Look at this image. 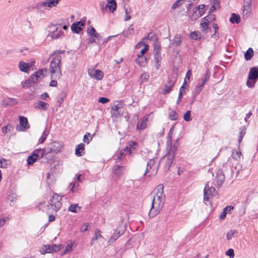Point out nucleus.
I'll list each match as a JSON object with an SVG mask.
<instances>
[{"label":"nucleus","instance_id":"obj_24","mask_svg":"<svg viewBox=\"0 0 258 258\" xmlns=\"http://www.w3.org/2000/svg\"><path fill=\"white\" fill-rule=\"evenodd\" d=\"M230 22L232 24H239L240 22V16L238 14L232 13L230 18Z\"/></svg>","mask_w":258,"mask_h":258},{"label":"nucleus","instance_id":"obj_61","mask_svg":"<svg viewBox=\"0 0 258 258\" xmlns=\"http://www.w3.org/2000/svg\"><path fill=\"white\" fill-rule=\"evenodd\" d=\"M256 81L248 80L246 82L247 86L249 88H252L254 87Z\"/></svg>","mask_w":258,"mask_h":258},{"label":"nucleus","instance_id":"obj_11","mask_svg":"<svg viewBox=\"0 0 258 258\" xmlns=\"http://www.w3.org/2000/svg\"><path fill=\"white\" fill-rule=\"evenodd\" d=\"M34 63L35 61H32L31 63H26L24 61H21L19 62V68L22 72L28 73L30 70V68L33 66Z\"/></svg>","mask_w":258,"mask_h":258},{"label":"nucleus","instance_id":"obj_32","mask_svg":"<svg viewBox=\"0 0 258 258\" xmlns=\"http://www.w3.org/2000/svg\"><path fill=\"white\" fill-rule=\"evenodd\" d=\"M238 234V232L235 230H231L229 232H227L226 235L227 239L229 240L232 239L233 237L236 236Z\"/></svg>","mask_w":258,"mask_h":258},{"label":"nucleus","instance_id":"obj_20","mask_svg":"<svg viewBox=\"0 0 258 258\" xmlns=\"http://www.w3.org/2000/svg\"><path fill=\"white\" fill-rule=\"evenodd\" d=\"M108 3L106 5V8L109 9L111 12H113L116 9V3L115 0H107Z\"/></svg>","mask_w":258,"mask_h":258},{"label":"nucleus","instance_id":"obj_27","mask_svg":"<svg viewBox=\"0 0 258 258\" xmlns=\"http://www.w3.org/2000/svg\"><path fill=\"white\" fill-rule=\"evenodd\" d=\"M170 146V149L167 153H173V156L175 157V155H176V151L179 146V143L178 142V140H176L175 141V143L174 144L173 146H172L171 145Z\"/></svg>","mask_w":258,"mask_h":258},{"label":"nucleus","instance_id":"obj_49","mask_svg":"<svg viewBox=\"0 0 258 258\" xmlns=\"http://www.w3.org/2000/svg\"><path fill=\"white\" fill-rule=\"evenodd\" d=\"M199 13L197 9H195V8L193 9V13L191 15V19L192 20H196L199 18L201 17V16H199Z\"/></svg>","mask_w":258,"mask_h":258},{"label":"nucleus","instance_id":"obj_54","mask_svg":"<svg viewBox=\"0 0 258 258\" xmlns=\"http://www.w3.org/2000/svg\"><path fill=\"white\" fill-rule=\"evenodd\" d=\"M87 33L90 36H94L97 33L95 28L92 26H91L90 29L87 30Z\"/></svg>","mask_w":258,"mask_h":258},{"label":"nucleus","instance_id":"obj_53","mask_svg":"<svg viewBox=\"0 0 258 258\" xmlns=\"http://www.w3.org/2000/svg\"><path fill=\"white\" fill-rule=\"evenodd\" d=\"M50 247H49V245H44L43 247L42 248L41 250V252L42 254H45L46 253H50Z\"/></svg>","mask_w":258,"mask_h":258},{"label":"nucleus","instance_id":"obj_5","mask_svg":"<svg viewBox=\"0 0 258 258\" xmlns=\"http://www.w3.org/2000/svg\"><path fill=\"white\" fill-rule=\"evenodd\" d=\"M174 157L173 153H167L160 159L159 165L163 164L164 170L167 171L171 167Z\"/></svg>","mask_w":258,"mask_h":258},{"label":"nucleus","instance_id":"obj_29","mask_svg":"<svg viewBox=\"0 0 258 258\" xmlns=\"http://www.w3.org/2000/svg\"><path fill=\"white\" fill-rule=\"evenodd\" d=\"M253 54V51L251 48H249L244 53V58L246 60H250Z\"/></svg>","mask_w":258,"mask_h":258},{"label":"nucleus","instance_id":"obj_59","mask_svg":"<svg viewBox=\"0 0 258 258\" xmlns=\"http://www.w3.org/2000/svg\"><path fill=\"white\" fill-rule=\"evenodd\" d=\"M38 79V77L34 73L30 76L29 80L31 83H34L37 82Z\"/></svg>","mask_w":258,"mask_h":258},{"label":"nucleus","instance_id":"obj_12","mask_svg":"<svg viewBox=\"0 0 258 258\" xmlns=\"http://www.w3.org/2000/svg\"><path fill=\"white\" fill-rule=\"evenodd\" d=\"M175 81H173L171 79H168L167 81V83L165 84L164 86V88L162 90V93L164 95H166L170 92V91L172 90V88L174 85Z\"/></svg>","mask_w":258,"mask_h":258},{"label":"nucleus","instance_id":"obj_7","mask_svg":"<svg viewBox=\"0 0 258 258\" xmlns=\"http://www.w3.org/2000/svg\"><path fill=\"white\" fill-rule=\"evenodd\" d=\"M123 113V109L121 106V104L119 103L117 104H114L111 108V113L112 116L117 117L118 116H121Z\"/></svg>","mask_w":258,"mask_h":258},{"label":"nucleus","instance_id":"obj_58","mask_svg":"<svg viewBox=\"0 0 258 258\" xmlns=\"http://www.w3.org/2000/svg\"><path fill=\"white\" fill-rule=\"evenodd\" d=\"M149 49V45L147 44H145L144 45V48H143L140 52V53L138 54H140V56H143L144 54L148 51Z\"/></svg>","mask_w":258,"mask_h":258},{"label":"nucleus","instance_id":"obj_2","mask_svg":"<svg viewBox=\"0 0 258 258\" xmlns=\"http://www.w3.org/2000/svg\"><path fill=\"white\" fill-rule=\"evenodd\" d=\"M64 50H57L53 52L51 56H53L50 63V72L51 78L59 79L62 76L61 71V59L60 54L64 53Z\"/></svg>","mask_w":258,"mask_h":258},{"label":"nucleus","instance_id":"obj_3","mask_svg":"<svg viewBox=\"0 0 258 258\" xmlns=\"http://www.w3.org/2000/svg\"><path fill=\"white\" fill-rule=\"evenodd\" d=\"M61 197L56 194H54L48 201L47 210L49 213H56L62 206Z\"/></svg>","mask_w":258,"mask_h":258},{"label":"nucleus","instance_id":"obj_44","mask_svg":"<svg viewBox=\"0 0 258 258\" xmlns=\"http://www.w3.org/2000/svg\"><path fill=\"white\" fill-rule=\"evenodd\" d=\"M211 76L210 72L209 70H207L205 75L204 78L202 79L203 83L204 84H205L209 80Z\"/></svg>","mask_w":258,"mask_h":258},{"label":"nucleus","instance_id":"obj_15","mask_svg":"<svg viewBox=\"0 0 258 258\" xmlns=\"http://www.w3.org/2000/svg\"><path fill=\"white\" fill-rule=\"evenodd\" d=\"M85 154V145L81 143L76 147L75 155L78 157H81Z\"/></svg>","mask_w":258,"mask_h":258},{"label":"nucleus","instance_id":"obj_13","mask_svg":"<svg viewBox=\"0 0 258 258\" xmlns=\"http://www.w3.org/2000/svg\"><path fill=\"white\" fill-rule=\"evenodd\" d=\"M84 26L85 23L82 21L75 22L71 26V30L74 33L78 34Z\"/></svg>","mask_w":258,"mask_h":258},{"label":"nucleus","instance_id":"obj_14","mask_svg":"<svg viewBox=\"0 0 258 258\" xmlns=\"http://www.w3.org/2000/svg\"><path fill=\"white\" fill-rule=\"evenodd\" d=\"M248 78L249 80L257 81L258 79V68L256 67L250 68Z\"/></svg>","mask_w":258,"mask_h":258},{"label":"nucleus","instance_id":"obj_31","mask_svg":"<svg viewBox=\"0 0 258 258\" xmlns=\"http://www.w3.org/2000/svg\"><path fill=\"white\" fill-rule=\"evenodd\" d=\"M178 117V114L174 110H171L169 113V118L171 120H175Z\"/></svg>","mask_w":258,"mask_h":258},{"label":"nucleus","instance_id":"obj_57","mask_svg":"<svg viewBox=\"0 0 258 258\" xmlns=\"http://www.w3.org/2000/svg\"><path fill=\"white\" fill-rule=\"evenodd\" d=\"M206 17H207V20L209 23L212 22L214 21L216 19V16L215 15L213 14H209Z\"/></svg>","mask_w":258,"mask_h":258},{"label":"nucleus","instance_id":"obj_40","mask_svg":"<svg viewBox=\"0 0 258 258\" xmlns=\"http://www.w3.org/2000/svg\"><path fill=\"white\" fill-rule=\"evenodd\" d=\"M117 231H118V229H116L113 235L109 238L108 241L109 244H111L114 243L117 239L119 237V235H117L116 234Z\"/></svg>","mask_w":258,"mask_h":258},{"label":"nucleus","instance_id":"obj_22","mask_svg":"<svg viewBox=\"0 0 258 258\" xmlns=\"http://www.w3.org/2000/svg\"><path fill=\"white\" fill-rule=\"evenodd\" d=\"M147 120V118H141L138 121L137 128L138 130H142L146 128V121Z\"/></svg>","mask_w":258,"mask_h":258},{"label":"nucleus","instance_id":"obj_17","mask_svg":"<svg viewBox=\"0 0 258 258\" xmlns=\"http://www.w3.org/2000/svg\"><path fill=\"white\" fill-rule=\"evenodd\" d=\"M39 154L36 153V152L33 151L32 155L29 156L27 160V164L28 165H32L37 160L39 157Z\"/></svg>","mask_w":258,"mask_h":258},{"label":"nucleus","instance_id":"obj_4","mask_svg":"<svg viewBox=\"0 0 258 258\" xmlns=\"http://www.w3.org/2000/svg\"><path fill=\"white\" fill-rule=\"evenodd\" d=\"M49 34L52 39H57L60 38L63 35V32L61 31V25H51L49 26Z\"/></svg>","mask_w":258,"mask_h":258},{"label":"nucleus","instance_id":"obj_51","mask_svg":"<svg viewBox=\"0 0 258 258\" xmlns=\"http://www.w3.org/2000/svg\"><path fill=\"white\" fill-rule=\"evenodd\" d=\"M205 84L202 83V84L196 86L195 88V92L197 94H200L201 91L203 90Z\"/></svg>","mask_w":258,"mask_h":258},{"label":"nucleus","instance_id":"obj_1","mask_svg":"<svg viewBox=\"0 0 258 258\" xmlns=\"http://www.w3.org/2000/svg\"><path fill=\"white\" fill-rule=\"evenodd\" d=\"M163 184H159L152 192V205L149 212V216L153 218L156 216L163 207L165 203V195Z\"/></svg>","mask_w":258,"mask_h":258},{"label":"nucleus","instance_id":"obj_47","mask_svg":"<svg viewBox=\"0 0 258 258\" xmlns=\"http://www.w3.org/2000/svg\"><path fill=\"white\" fill-rule=\"evenodd\" d=\"M4 102L5 103L6 105H12L16 104L17 102L15 99L8 98L4 101Z\"/></svg>","mask_w":258,"mask_h":258},{"label":"nucleus","instance_id":"obj_39","mask_svg":"<svg viewBox=\"0 0 258 258\" xmlns=\"http://www.w3.org/2000/svg\"><path fill=\"white\" fill-rule=\"evenodd\" d=\"M132 26L133 25H131L127 29L123 32V36L125 37H128L134 32V29Z\"/></svg>","mask_w":258,"mask_h":258},{"label":"nucleus","instance_id":"obj_30","mask_svg":"<svg viewBox=\"0 0 258 258\" xmlns=\"http://www.w3.org/2000/svg\"><path fill=\"white\" fill-rule=\"evenodd\" d=\"M49 247H50L49 249H50V252H57V251H59L62 246L60 244H58V245L52 244V245H49Z\"/></svg>","mask_w":258,"mask_h":258},{"label":"nucleus","instance_id":"obj_64","mask_svg":"<svg viewBox=\"0 0 258 258\" xmlns=\"http://www.w3.org/2000/svg\"><path fill=\"white\" fill-rule=\"evenodd\" d=\"M21 84L22 85V87L23 88H28L31 86V83L30 82V80L28 79L25 82H22Z\"/></svg>","mask_w":258,"mask_h":258},{"label":"nucleus","instance_id":"obj_43","mask_svg":"<svg viewBox=\"0 0 258 258\" xmlns=\"http://www.w3.org/2000/svg\"><path fill=\"white\" fill-rule=\"evenodd\" d=\"M190 37L194 40H199L201 38V33H198L196 31L192 32L190 34Z\"/></svg>","mask_w":258,"mask_h":258},{"label":"nucleus","instance_id":"obj_6","mask_svg":"<svg viewBox=\"0 0 258 258\" xmlns=\"http://www.w3.org/2000/svg\"><path fill=\"white\" fill-rule=\"evenodd\" d=\"M62 148V145L58 142L50 143L46 148V151L49 154H57L59 152Z\"/></svg>","mask_w":258,"mask_h":258},{"label":"nucleus","instance_id":"obj_8","mask_svg":"<svg viewBox=\"0 0 258 258\" xmlns=\"http://www.w3.org/2000/svg\"><path fill=\"white\" fill-rule=\"evenodd\" d=\"M58 3L59 0H46L44 2L38 3L37 5V7L38 9H40L45 7L51 8L52 7H56Z\"/></svg>","mask_w":258,"mask_h":258},{"label":"nucleus","instance_id":"obj_45","mask_svg":"<svg viewBox=\"0 0 258 258\" xmlns=\"http://www.w3.org/2000/svg\"><path fill=\"white\" fill-rule=\"evenodd\" d=\"M101 237V233H100V231L99 230H95V235L92 238V240H91V245H93V242L94 241H95V240H98V239L100 237Z\"/></svg>","mask_w":258,"mask_h":258},{"label":"nucleus","instance_id":"obj_21","mask_svg":"<svg viewBox=\"0 0 258 258\" xmlns=\"http://www.w3.org/2000/svg\"><path fill=\"white\" fill-rule=\"evenodd\" d=\"M172 43H170L171 45H172L174 47H178L179 46L182 41L181 36L180 34H176L172 40Z\"/></svg>","mask_w":258,"mask_h":258},{"label":"nucleus","instance_id":"obj_18","mask_svg":"<svg viewBox=\"0 0 258 258\" xmlns=\"http://www.w3.org/2000/svg\"><path fill=\"white\" fill-rule=\"evenodd\" d=\"M138 58L136 59V62L139 64L141 67H145L147 63V59L145 56H140L138 54Z\"/></svg>","mask_w":258,"mask_h":258},{"label":"nucleus","instance_id":"obj_36","mask_svg":"<svg viewBox=\"0 0 258 258\" xmlns=\"http://www.w3.org/2000/svg\"><path fill=\"white\" fill-rule=\"evenodd\" d=\"M155 163L154 160L152 159L149 160V161L147 162V168L146 171L144 173V175H146L147 173L149 172L150 169L152 168V167L154 165Z\"/></svg>","mask_w":258,"mask_h":258},{"label":"nucleus","instance_id":"obj_63","mask_svg":"<svg viewBox=\"0 0 258 258\" xmlns=\"http://www.w3.org/2000/svg\"><path fill=\"white\" fill-rule=\"evenodd\" d=\"M90 136V134L89 133H86L84 136L83 138V142L85 143L88 144L90 142V140L88 138V137Z\"/></svg>","mask_w":258,"mask_h":258},{"label":"nucleus","instance_id":"obj_62","mask_svg":"<svg viewBox=\"0 0 258 258\" xmlns=\"http://www.w3.org/2000/svg\"><path fill=\"white\" fill-rule=\"evenodd\" d=\"M11 125H8L3 126L2 128V131L4 134H7L8 132H10V127H11Z\"/></svg>","mask_w":258,"mask_h":258},{"label":"nucleus","instance_id":"obj_52","mask_svg":"<svg viewBox=\"0 0 258 258\" xmlns=\"http://www.w3.org/2000/svg\"><path fill=\"white\" fill-rule=\"evenodd\" d=\"M8 161L4 158L0 159V167L6 168L7 167Z\"/></svg>","mask_w":258,"mask_h":258},{"label":"nucleus","instance_id":"obj_34","mask_svg":"<svg viewBox=\"0 0 258 258\" xmlns=\"http://www.w3.org/2000/svg\"><path fill=\"white\" fill-rule=\"evenodd\" d=\"M94 77L97 80H101L103 77V73L101 70H96L95 71Z\"/></svg>","mask_w":258,"mask_h":258},{"label":"nucleus","instance_id":"obj_48","mask_svg":"<svg viewBox=\"0 0 258 258\" xmlns=\"http://www.w3.org/2000/svg\"><path fill=\"white\" fill-rule=\"evenodd\" d=\"M191 111L187 110L183 115V119L185 121L188 122L191 120Z\"/></svg>","mask_w":258,"mask_h":258},{"label":"nucleus","instance_id":"obj_37","mask_svg":"<svg viewBox=\"0 0 258 258\" xmlns=\"http://www.w3.org/2000/svg\"><path fill=\"white\" fill-rule=\"evenodd\" d=\"M122 166L115 165L113 167V170L114 173L116 175L119 176V175L122 174Z\"/></svg>","mask_w":258,"mask_h":258},{"label":"nucleus","instance_id":"obj_41","mask_svg":"<svg viewBox=\"0 0 258 258\" xmlns=\"http://www.w3.org/2000/svg\"><path fill=\"white\" fill-rule=\"evenodd\" d=\"M137 146V143L135 142H131L129 144V147L127 146L125 148V150L127 152H129L130 153H131V149H133L134 150L136 149Z\"/></svg>","mask_w":258,"mask_h":258},{"label":"nucleus","instance_id":"obj_38","mask_svg":"<svg viewBox=\"0 0 258 258\" xmlns=\"http://www.w3.org/2000/svg\"><path fill=\"white\" fill-rule=\"evenodd\" d=\"M34 152H36V153H38L39 154V156H40V158H43L44 156L48 154H49V153H47L46 151V149L45 148L44 149H36Z\"/></svg>","mask_w":258,"mask_h":258},{"label":"nucleus","instance_id":"obj_16","mask_svg":"<svg viewBox=\"0 0 258 258\" xmlns=\"http://www.w3.org/2000/svg\"><path fill=\"white\" fill-rule=\"evenodd\" d=\"M215 191V188L213 187H209V185L206 184L204 188V200H208V195H211L213 192Z\"/></svg>","mask_w":258,"mask_h":258},{"label":"nucleus","instance_id":"obj_35","mask_svg":"<svg viewBox=\"0 0 258 258\" xmlns=\"http://www.w3.org/2000/svg\"><path fill=\"white\" fill-rule=\"evenodd\" d=\"M48 134H49V132L48 131V130L46 128H45V130L43 131L41 137H40V138L39 140V143L42 144L44 142Z\"/></svg>","mask_w":258,"mask_h":258},{"label":"nucleus","instance_id":"obj_46","mask_svg":"<svg viewBox=\"0 0 258 258\" xmlns=\"http://www.w3.org/2000/svg\"><path fill=\"white\" fill-rule=\"evenodd\" d=\"M241 156V153L237 151H233L232 152V158L235 160H239Z\"/></svg>","mask_w":258,"mask_h":258},{"label":"nucleus","instance_id":"obj_9","mask_svg":"<svg viewBox=\"0 0 258 258\" xmlns=\"http://www.w3.org/2000/svg\"><path fill=\"white\" fill-rule=\"evenodd\" d=\"M225 180V175L220 169H219L216 172V186L218 188H220L222 186L224 181Z\"/></svg>","mask_w":258,"mask_h":258},{"label":"nucleus","instance_id":"obj_28","mask_svg":"<svg viewBox=\"0 0 258 258\" xmlns=\"http://www.w3.org/2000/svg\"><path fill=\"white\" fill-rule=\"evenodd\" d=\"M209 23L208 22L207 20V17H204L202 19L200 25L203 30H207L208 29V24Z\"/></svg>","mask_w":258,"mask_h":258},{"label":"nucleus","instance_id":"obj_25","mask_svg":"<svg viewBox=\"0 0 258 258\" xmlns=\"http://www.w3.org/2000/svg\"><path fill=\"white\" fill-rule=\"evenodd\" d=\"M151 40L154 41H156V40H158V38L157 35L154 33H149L146 37L143 38V41H146L147 40Z\"/></svg>","mask_w":258,"mask_h":258},{"label":"nucleus","instance_id":"obj_10","mask_svg":"<svg viewBox=\"0 0 258 258\" xmlns=\"http://www.w3.org/2000/svg\"><path fill=\"white\" fill-rule=\"evenodd\" d=\"M20 128H19L18 126L17 127L16 130L19 131H24L26 129L30 127L28 119L26 117L22 116H19Z\"/></svg>","mask_w":258,"mask_h":258},{"label":"nucleus","instance_id":"obj_19","mask_svg":"<svg viewBox=\"0 0 258 258\" xmlns=\"http://www.w3.org/2000/svg\"><path fill=\"white\" fill-rule=\"evenodd\" d=\"M35 107L36 108H37L38 109H42L44 111H46L48 109V108L49 107V104H48L47 103H45L42 101L39 100L35 104Z\"/></svg>","mask_w":258,"mask_h":258},{"label":"nucleus","instance_id":"obj_42","mask_svg":"<svg viewBox=\"0 0 258 258\" xmlns=\"http://www.w3.org/2000/svg\"><path fill=\"white\" fill-rule=\"evenodd\" d=\"M47 72V70L46 68H43L42 69L39 70L38 71L35 72L34 74L38 77V78H39L41 76L43 77L44 76V74H46Z\"/></svg>","mask_w":258,"mask_h":258},{"label":"nucleus","instance_id":"obj_50","mask_svg":"<svg viewBox=\"0 0 258 258\" xmlns=\"http://www.w3.org/2000/svg\"><path fill=\"white\" fill-rule=\"evenodd\" d=\"M149 78V75L148 73L145 72L143 73L140 77V79L141 80V83H143L144 81H147V80Z\"/></svg>","mask_w":258,"mask_h":258},{"label":"nucleus","instance_id":"obj_60","mask_svg":"<svg viewBox=\"0 0 258 258\" xmlns=\"http://www.w3.org/2000/svg\"><path fill=\"white\" fill-rule=\"evenodd\" d=\"M226 254L229 256L230 258H233L234 256V250L232 248L229 249L226 252Z\"/></svg>","mask_w":258,"mask_h":258},{"label":"nucleus","instance_id":"obj_56","mask_svg":"<svg viewBox=\"0 0 258 258\" xmlns=\"http://www.w3.org/2000/svg\"><path fill=\"white\" fill-rule=\"evenodd\" d=\"M154 58L155 62H160L162 59L161 53H154Z\"/></svg>","mask_w":258,"mask_h":258},{"label":"nucleus","instance_id":"obj_23","mask_svg":"<svg viewBox=\"0 0 258 258\" xmlns=\"http://www.w3.org/2000/svg\"><path fill=\"white\" fill-rule=\"evenodd\" d=\"M252 11L251 6H244L242 8V16L244 19H247Z\"/></svg>","mask_w":258,"mask_h":258},{"label":"nucleus","instance_id":"obj_26","mask_svg":"<svg viewBox=\"0 0 258 258\" xmlns=\"http://www.w3.org/2000/svg\"><path fill=\"white\" fill-rule=\"evenodd\" d=\"M154 53H161V47L158 40H156L153 43Z\"/></svg>","mask_w":258,"mask_h":258},{"label":"nucleus","instance_id":"obj_55","mask_svg":"<svg viewBox=\"0 0 258 258\" xmlns=\"http://www.w3.org/2000/svg\"><path fill=\"white\" fill-rule=\"evenodd\" d=\"M78 207V204H73L71 205L69 208L68 210L73 213H77V208Z\"/></svg>","mask_w":258,"mask_h":258},{"label":"nucleus","instance_id":"obj_33","mask_svg":"<svg viewBox=\"0 0 258 258\" xmlns=\"http://www.w3.org/2000/svg\"><path fill=\"white\" fill-rule=\"evenodd\" d=\"M205 5H200L198 7H195V9H197L199 13V16H202L205 13Z\"/></svg>","mask_w":258,"mask_h":258}]
</instances>
